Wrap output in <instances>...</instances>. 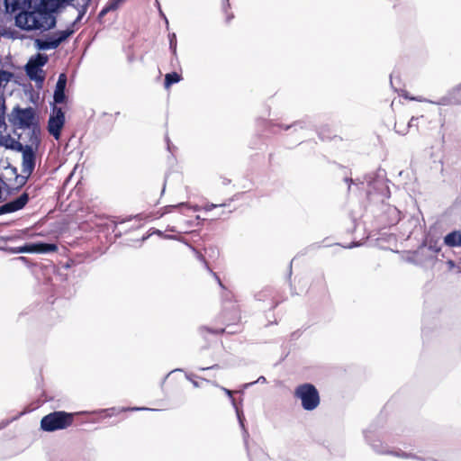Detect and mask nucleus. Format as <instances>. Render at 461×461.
<instances>
[{
  "mask_svg": "<svg viewBox=\"0 0 461 461\" xmlns=\"http://www.w3.org/2000/svg\"><path fill=\"white\" fill-rule=\"evenodd\" d=\"M32 0H5L7 8L19 13L15 24L19 29H54L57 23V6L51 2L41 0L32 8Z\"/></svg>",
  "mask_w": 461,
  "mask_h": 461,
  "instance_id": "1",
  "label": "nucleus"
},
{
  "mask_svg": "<svg viewBox=\"0 0 461 461\" xmlns=\"http://www.w3.org/2000/svg\"><path fill=\"white\" fill-rule=\"evenodd\" d=\"M8 122L14 129L28 130V141L39 148L41 141V126L33 107L22 108L16 105L8 114Z\"/></svg>",
  "mask_w": 461,
  "mask_h": 461,
  "instance_id": "2",
  "label": "nucleus"
},
{
  "mask_svg": "<svg viewBox=\"0 0 461 461\" xmlns=\"http://www.w3.org/2000/svg\"><path fill=\"white\" fill-rule=\"evenodd\" d=\"M75 415L74 412L54 411L41 418V429L45 432L66 429L73 424Z\"/></svg>",
  "mask_w": 461,
  "mask_h": 461,
  "instance_id": "3",
  "label": "nucleus"
},
{
  "mask_svg": "<svg viewBox=\"0 0 461 461\" xmlns=\"http://www.w3.org/2000/svg\"><path fill=\"white\" fill-rule=\"evenodd\" d=\"M294 396L301 401L302 408L308 411L315 410L321 402L319 391L311 383H304L296 386Z\"/></svg>",
  "mask_w": 461,
  "mask_h": 461,
  "instance_id": "4",
  "label": "nucleus"
},
{
  "mask_svg": "<svg viewBox=\"0 0 461 461\" xmlns=\"http://www.w3.org/2000/svg\"><path fill=\"white\" fill-rule=\"evenodd\" d=\"M49 57L43 53H37L32 56L26 65L24 71L30 80L34 81L38 88H41L45 80L42 68L48 63Z\"/></svg>",
  "mask_w": 461,
  "mask_h": 461,
  "instance_id": "5",
  "label": "nucleus"
},
{
  "mask_svg": "<svg viewBox=\"0 0 461 461\" xmlns=\"http://www.w3.org/2000/svg\"><path fill=\"white\" fill-rule=\"evenodd\" d=\"M386 173L383 169H378L375 173L367 174L365 176L366 182V194H373L381 195L383 198H389L391 192L388 186L389 180L385 178Z\"/></svg>",
  "mask_w": 461,
  "mask_h": 461,
  "instance_id": "6",
  "label": "nucleus"
},
{
  "mask_svg": "<svg viewBox=\"0 0 461 461\" xmlns=\"http://www.w3.org/2000/svg\"><path fill=\"white\" fill-rule=\"evenodd\" d=\"M76 31H56L54 34L43 35L33 39L34 47L38 50H50L57 49L63 41L74 34Z\"/></svg>",
  "mask_w": 461,
  "mask_h": 461,
  "instance_id": "7",
  "label": "nucleus"
},
{
  "mask_svg": "<svg viewBox=\"0 0 461 461\" xmlns=\"http://www.w3.org/2000/svg\"><path fill=\"white\" fill-rule=\"evenodd\" d=\"M375 432H376V427L372 424V425L369 426L368 429H366L364 431V437H365L366 441L371 446V447L376 453H378V454H391V455H394V456H402V457H405V458L411 457V458H416V459L421 460V461L425 460L424 458L419 457V456H417L415 455L406 454L405 452H401L400 453V452L388 451L386 449V447L383 445V443L381 442L380 439H378V438L375 439L374 438Z\"/></svg>",
  "mask_w": 461,
  "mask_h": 461,
  "instance_id": "8",
  "label": "nucleus"
},
{
  "mask_svg": "<svg viewBox=\"0 0 461 461\" xmlns=\"http://www.w3.org/2000/svg\"><path fill=\"white\" fill-rule=\"evenodd\" d=\"M66 123L65 112L61 107L51 104L50 113L48 120L47 130L53 138L59 140L61 131Z\"/></svg>",
  "mask_w": 461,
  "mask_h": 461,
  "instance_id": "9",
  "label": "nucleus"
},
{
  "mask_svg": "<svg viewBox=\"0 0 461 461\" xmlns=\"http://www.w3.org/2000/svg\"><path fill=\"white\" fill-rule=\"evenodd\" d=\"M38 148L32 143L24 144L18 152L22 153V172L23 174L32 175L36 167V151Z\"/></svg>",
  "mask_w": 461,
  "mask_h": 461,
  "instance_id": "10",
  "label": "nucleus"
},
{
  "mask_svg": "<svg viewBox=\"0 0 461 461\" xmlns=\"http://www.w3.org/2000/svg\"><path fill=\"white\" fill-rule=\"evenodd\" d=\"M379 220L384 227L394 226L401 220V212L394 205L383 203Z\"/></svg>",
  "mask_w": 461,
  "mask_h": 461,
  "instance_id": "11",
  "label": "nucleus"
},
{
  "mask_svg": "<svg viewBox=\"0 0 461 461\" xmlns=\"http://www.w3.org/2000/svg\"><path fill=\"white\" fill-rule=\"evenodd\" d=\"M29 200V194L27 192H23L18 197L0 205V215L12 213L22 210L28 203Z\"/></svg>",
  "mask_w": 461,
  "mask_h": 461,
  "instance_id": "12",
  "label": "nucleus"
},
{
  "mask_svg": "<svg viewBox=\"0 0 461 461\" xmlns=\"http://www.w3.org/2000/svg\"><path fill=\"white\" fill-rule=\"evenodd\" d=\"M68 83V77L66 73H60L56 83V86L53 94L54 103L52 104H62L68 101V95L66 94V87Z\"/></svg>",
  "mask_w": 461,
  "mask_h": 461,
  "instance_id": "13",
  "label": "nucleus"
},
{
  "mask_svg": "<svg viewBox=\"0 0 461 461\" xmlns=\"http://www.w3.org/2000/svg\"><path fill=\"white\" fill-rule=\"evenodd\" d=\"M23 145L24 144H23L18 140H15V138H13L10 134H0V146L4 147L6 149L18 152L19 149H23Z\"/></svg>",
  "mask_w": 461,
  "mask_h": 461,
  "instance_id": "14",
  "label": "nucleus"
},
{
  "mask_svg": "<svg viewBox=\"0 0 461 461\" xmlns=\"http://www.w3.org/2000/svg\"><path fill=\"white\" fill-rule=\"evenodd\" d=\"M411 100H415L419 102H429L427 99H422L421 97H408ZM431 104H436L438 105H449L456 104L454 103V99L452 98V91L445 96L440 97L438 101H429Z\"/></svg>",
  "mask_w": 461,
  "mask_h": 461,
  "instance_id": "15",
  "label": "nucleus"
},
{
  "mask_svg": "<svg viewBox=\"0 0 461 461\" xmlns=\"http://www.w3.org/2000/svg\"><path fill=\"white\" fill-rule=\"evenodd\" d=\"M294 125V131L300 130H308V129H313L314 123L312 121V119L309 116H305L304 118L295 121L293 122Z\"/></svg>",
  "mask_w": 461,
  "mask_h": 461,
  "instance_id": "16",
  "label": "nucleus"
},
{
  "mask_svg": "<svg viewBox=\"0 0 461 461\" xmlns=\"http://www.w3.org/2000/svg\"><path fill=\"white\" fill-rule=\"evenodd\" d=\"M181 79H182L181 75L176 71L167 73L165 75V78H164V87L166 89H168L174 84L180 82Z\"/></svg>",
  "mask_w": 461,
  "mask_h": 461,
  "instance_id": "17",
  "label": "nucleus"
},
{
  "mask_svg": "<svg viewBox=\"0 0 461 461\" xmlns=\"http://www.w3.org/2000/svg\"><path fill=\"white\" fill-rule=\"evenodd\" d=\"M458 238L459 230H453L444 237V243L450 248L458 247Z\"/></svg>",
  "mask_w": 461,
  "mask_h": 461,
  "instance_id": "18",
  "label": "nucleus"
},
{
  "mask_svg": "<svg viewBox=\"0 0 461 461\" xmlns=\"http://www.w3.org/2000/svg\"><path fill=\"white\" fill-rule=\"evenodd\" d=\"M36 249L38 250V253H50L55 252L58 250V246L54 243H49V242H42L39 241L36 242Z\"/></svg>",
  "mask_w": 461,
  "mask_h": 461,
  "instance_id": "19",
  "label": "nucleus"
},
{
  "mask_svg": "<svg viewBox=\"0 0 461 461\" xmlns=\"http://www.w3.org/2000/svg\"><path fill=\"white\" fill-rule=\"evenodd\" d=\"M122 2H123V0H110V1H108V3L105 5V6L101 10L99 16H104L110 11L116 10Z\"/></svg>",
  "mask_w": 461,
  "mask_h": 461,
  "instance_id": "20",
  "label": "nucleus"
},
{
  "mask_svg": "<svg viewBox=\"0 0 461 461\" xmlns=\"http://www.w3.org/2000/svg\"><path fill=\"white\" fill-rule=\"evenodd\" d=\"M22 32L23 31H0V37L13 40L27 38Z\"/></svg>",
  "mask_w": 461,
  "mask_h": 461,
  "instance_id": "21",
  "label": "nucleus"
},
{
  "mask_svg": "<svg viewBox=\"0 0 461 461\" xmlns=\"http://www.w3.org/2000/svg\"><path fill=\"white\" fill-rule=\"evenodd\" d=\"M233 408L235 409L239 424H240V428L243 430L244 438L249 437V433H248V431H247V429L245 428V424H244L245 417H244V414H243V411L238 406V404L233 406Z\"/></svg>",
  "mask_w": 461,
  "mask_h": 461,
  "instance_id": "22",
  "label": "nucleus"
},
{
  "mask_svg": "<svg viewBox=\"0 0 461 461\" xmlns=\"http://www.w3.org/2000/svg\"><path fill=\"white\" fill-rule=\"evenodd\" d=\"M36 246V242L25 243L23 246L17 247L16 251H21V253H38Z\"/></svg>",
  "mask_w": 461,
  "mask_h": 461,
  "instance_id": "23",
  "label": "nucleus"
},
{
  "mask_svg": "<svg viewBox=\"0 0 461 461\" xmlns=\"http://www.w3.org/2000/svg\"><path fill=\"white\" fill-rule=\"evenodd\" d=\"M168 41H169V49L173 55H176V35L175 32H169L168 33Z\"/></svg>",
  "mask_w": 461,
  "mask_h": 461,
  "instance_id": "24",
  "label": "nucleus"
},
{
  "mask_svg": "<svg viewBox=\"0 0 461 461\" xmlns=\"http://www.w3.org/2000/svg\"><path fill=\"white\" fill-rule=\"evenodd\" d=\"M394 131L400 135H405L409 131L407 125H404V122L400 121L395 122Z\"/></svg>",
  "mask_w": 461,
  "mask_h": 461,
  "instance_id": "25",
  "label": "nucleus"
},
{
  "mask_svg": "<svg viewBox=\"0 0 461 461\" xmlns=\"http://www.w3.org/2000/svg\"><path fill=\"white\" fill-rule=\"evenodd\" d=\"M452 98L456 104H461V84L452 90Z\"/></svg>",
  "mask_w": 461,
  "mask_h": 461,
  "instance_id": "26",
  "label": "nucleus"
},
{
  "mask_svg": "<svg viewBox=\"0 0 461 461\" xmlns=\"http://www.w3.org/2000/svg\"><path fill=\"white\" fill-rule=\"evenodd\" d=\"M31 175L25 174V176L16 175V181L19 183L18 186L15 188L16 191H19L25 184L27 183Z\"/></svg>",
  "mask_w": 461,
  "mask_h": 461,
  "instance_id": "27",
  "label": "nucleus"
},
{
  "mask_svg": "<svg viewBox=\"0 0 461 461\" xmlns=\"http://www.w3.org/2000/svg\"><path fill=\"white\" fill-rule=\"evenodd\" d=\"M184 207H187V203H179L176 205H167L165 207H163V212L161 213V215H164L166 213H168L170 212H172L173 209H176V208H184Z\"/></svg>",
  "mask_w": 461,
  "mask_h": 461,
  "instance_id": "28",
  "label": "nucleus"
},
{
  "mask_svg": "<svg viewBox=\"0 0 461 461\" xmlns=\"http://www.w3.org/2000/svg\"><path fill=\"white\" fill-rule=\"evenodd\" d=\"M199 331L202 335H203V331H206L211 334H220V333H223L225 331V329L214 330V329H212L209 327L203 326V327H200Z\"/></svg>",
  "mask_w": 461,
  "mask_h": 461,
  "instance_id": "29",
  "label": "nucleus"
},
{
  "mask_svg": "<svg viewBox=\"0 0 461 461\" xmlns=\"http://www.w3.org/2000/svg\"><path fill=\"white\" fill-rule=\"evenodd\" d=\"M258 383H260V384H265V383H267V379H266V377H265L264 375H260V376H259L256 381H254V382H250V383H247V384H243V388H244V389H248V388H249V387H251V386H253L254 384H258Z\"/></svg>",
  "mask_w": 461,
  "mask_h": 461,
  "instance_id": "30",
  "label": "nucleus"
},
{
  "mask_svg": "<svg viewBox=\"0 0 461 461\" xmlns=\"http://www.w3.org/2000/svg\"><path fill=\"white\" fill-rule=\"evenodd\" d=\"M222 391L225 393V394L230 398V402H231V404L232 406H235L237 405V402H236V400L235 398L233 397V393L231 390L230 389H227V388H224V387H221Z\"/></svg>",
  "mask_w": 461,
  "mask_h": 461,
  "instance_id": "31",
  "label": "nucleus"
},
{
  "mask_svg": "<svg viewBox=\"0 0 461 461\" xmlns=\"http://www.w3.org/2000/svg\"><path fill=\"white\" fill-rule=\"evenodd\" d=\"M429 249L431 250L434 253H438L440 250V247L438 246V242H432V240L429 241V244L428 246Z\"/></svg>",
  "mask_w": 461,
  "mask_h": 461,
  "instance_id": "32",
  "label": "nucleus"
},
{
  "mask_svg": "<svg viewBox=\"0 0 461 461\" xmlns=\"http://www.w3.org/2000/svg\"><path fill=\"white\" fill-rule=\"evenodd\" d=\"M418 120H419L418 117L412 116L407 123L408 130H410L413 127L417 128Z\"/></svg>",
  "mask_w": 461,
  "mask_h": 461,
  "instance_id": "33",
  "label": "nucleus"
},
{
  "mask_svg": "<svg viewBox=\"0 0 461 461\" xmlns=\"http://www.w3.org/2000/svg\"><path fill=\"white\" fill-rule=\"evenodd\" d=\"M226 204L225 203H221V204H215V203H206L203 207V209L206 211V212H210L212 211V209L214 208H217V207H220V206H225Z\"/></svg>",
  "mask_w": 461,
  "mask_h": 461,
  "instance_id": "34",
  "label": "nucleus"
},
{
  "mask_svg": "<svg viewBox=\"0 0 461 461\" xmlns=\"http://www.w3.org/2000/svg\"><path fill=\"white\" fill-rule=\"evenodd\" d=\"M321 247V245L319 242L312 243V244H311L310 246H308L307 248L304 249L303 254L307 253V251H309V250H313V249H320Z\"/></svg>",
  "mask_w": 461,
  "mask_h": 461,
  "instance_id": "35",
  "label": "nucleus"
},
{
  "mask_svg": "<svg viewBox=\"0 0 461 461\" xmlns=\"http://www.w3.org/2000/svg\"><path fill=\"white\" fill-rule=\"evenodd\" d=\"M3 250L6 251V252H9L11 254H21V251H16L17 250V247H4L2 248Z\"/></svg>",
  "mask_w": 461,
  "mask_h": 461,
  "instance_id": "36",
  "label": "nucleus"
},
{
  "mask_svg": "<svg viewBox=\"0 0 461 461\" xmlns=\"http://www.w3.org/2000/svg\"><path fill=\"white\" fill-rule=\"evenodd\" d=\"M2 128L4 129V131H5L7 128V125L5 122V113L0 114V129H2Z\"/></svg>",
  "mask_w": 461,
  "mask_h": 461,
  "instance_id": "37",
  "label": "nucleus"
},
{
  "mask_svg": "<svg viewBox=\"0 0 461 461\" xmlns=\"http://www.w3.org/2000/svg\"><path fill=\"white\" fill-rule=\"evenodd\" d=\"M17 419V417L12 419V420H3L0 422V430L6 428L14 420Z\"/></svg>",
  "mask_w": 461,
  "mask_h": 461,
  "instance_id": "38",
  "label": "nucleus"
},
{
  "mask_svg": "<svg viewBox=\"0 0 461 461\" xmlns=\"http://www.w3.org/2000/svg\"><path fill=\"white\" fill-rule=\"evenodd\" d=\"M278 127L282 130H285V131H288V130H291V129H294V125L293 123H290V124H278Z\"/></svg>",
  "mask_w": 461,
  "mask_h": 461,
  "instance_id": "39",
  "label": "nucleus"
},
{
  "mask_svg": "<svg viewBox=\"0 0 461 461\" xmlns=\"http://www.w3.org/2000/svg\"><path fill=\"white\" fill-rule=\"evenodd\" d=\"M131 411H158V409H149L146 407H133L130 409Z\"/></svg>",
  "mask_w": 461,
  "mask_h": 461,
  "instance_id": "40",
  "label": "nucleus"
},
{
  "mask_svg": "<svg viewBox=\"0 0 461 461\" xmlns=\"http://www.w3.org/2000/svg\"><path fill=\"white\" fill-rule=\"evenodd\" d=\"M5 113V104L3 98H0V114Z\"/></svg>",
  "mask_w": 461,
  "mask_h": 461,
  "instance_id": "41",
  "label": "nucleus"
},
{
  "mask_svg": "<svg viewBox=\"0 0 461 461\" xmlns=\"http://www.w3.org/2000/svg\"><path fill=\"white\" fill-rule=\"evenodd\" d=\"M157 234L168 240H176V236L174 235H163L161 230H157Z\"/></svg>",
  "mask_w": 461,
  "mask_h": 461,
  "instance_id": "42",
  "label": "nucleus"
},
{
  "mask_svg": "<svg viewBox=\"0 0 461 461\" xmlns=\"http://www.w3.org/2000/svg\"><path fill=\"white\" fill-rule=\"evenodd\" d=\"M185 377H186V379H187V380H189V381L193 384V385H194V387H199V386H200V385H199V384H198V382H197V381H195V380H194V379L191 377V375H187V374H186V375H185Z\"/></svg>",
  "mask_w": 461,
  "mask_h": 461,
  "instance_id": "43",
  "label": "nucleus"
},
{
  "mask_svg": "<svg viewBox=\"0 0 461 461\" xmlns=\"http://www.w3.org/2000/svg\"><path fill=\"white\" fill-rule=\"evenodd\" d=\"M219 368H220V366L218 364H215L211 366L201 367L200 369L201 370H213V369H219Z\"/></svg>",
  "mask_w": 461,
  "mask_h": 461,
  "instance_id": "44",
  "label": "nucleus"
},
{
  "mask_svg": "<svg viewBox=\"0 0 461 461\" xmlns=\"http://www.w3.org/2000/svg\"><path fill=\"white\" fill-rule=\"evenodd\" d=\"M196 254H197V258L199 260L203 261L204 263V265L206 266V267L209 268L208 264H207L204 257L201 253H199L198 251H196Z\"/></svg>",
  "mask_w": 461,
  "mask_h": 461,
  "instance_id": "45",
  "label": "nucleus"
},
{
  "mask_svg": "<svg viewBox=\"0 0 461 461\" xmlns=\"http://www.w3.org/2000/svg\"><path fill=\"white\" fill-rule=\"evenodd\" d=\"M82 16H83V14L78 13L77 19H76L74 22H72V23H71V24H70V26L67 27V29H71L70 27H73V26L75 25V23H76L78 20H80V19H81V17H82Z\"/></svg>",
  "mask_w": 461,
  "mask_h": 461,
  "instance_id": "46",
  "label": "nucleus"
},
{
  "mask_svg": "<svg viewBox=\"0 0 461 461\" xmlns=\"http://www.w3.org/2000/svg\"><path fill=\"white\" fill-rule=\"evenodd\" d=\"M17 130L18 129L14 128L13 133L16 136L15 140H18L20 141V140L22 139V133L18 132Z\"/></svg>",
  "mask_w": 461,
  "mask_h": 461,
  "instance_id": "47",
  "label": "nucleus"
},
{
  "mask_svg": "<svg viewBox=\"0 0 461 461\" xmlns=\"http://www.w3.org/2000/svg\"><path fill=\"white\" fill-rule=\"evenodd\" d=\"M394 75H395V72L393 71L391 74H390V85L393 88H394V86H393V78H394Z\"/></svg>",
  "mask_w": 461,
  "mask_h": 461,
  "instance_id": "48",
  "label": "nucleus"
},
{
  "mask_svg": "<svg viewBox=\"0 0 461 461\" xmlns=\"http://www.w3.org/2000/svg\"><path fill=\"white\" fill-rule=\"evenodd\" d=\"M101 411L102 412H107V415L111 416L113 413V411H114V408L104 409V410H102Z\"/></svg>",
  "mask_w": 461,
  "mask_h": 461,
  "instance_id": "49",
  "label": "nucleus"
},
{
  "mask_svg": "<svg viewBox=\"0 0 461 461\" xmlns=\"http://www.w3.org/2000/svg\"><path fill=\"white\" fill-rule=\"evenodd\" d=\"M117 229H118V223L115 224L114 226V229L113 230V231L115 233V236H122V231L121 230H118L117 231Z\"/></svg>",
  "mask_w": 461,
  "mask_h": 461,
  "instance_id": "50",
  "label": "nucleus"
},
{
  "mask_svg": "<svg viewBox=\"0 0 461 461\" xmlns=\"http://www.w3.org/2000/svg\"><path fill=\"white\" fill-rule=\"evenodd\" d=\"M344 181L348 185V190L350 189V185L354 183L352 178L345 177Z\"/></svg>",
  "mask_w": 461,
  "mask_h": 461,
  "instance_id": "51",
  "label": "nucleus"
},
{
  "mask_svg": "<svg viewBox=\"0 0 461 461\" xmlns=\"http://www.w3.org/2000/svg\"><path fill=\"white\" fill-rule=\"evenodd\" d=\"M360 244L358 242H351L350 244H348V246H346L345 248L347 249H352V248H355V247H358Z\"/></svg>",
  "mask_w": 461,
  "mask_h": 461,
  "instance_id": "52",
  "label": "nucleus"
},
{
  "mask_svg": "<svg viewBox=\"0 0 461 461\" xmlns=\"http://www.w3.org/2000/svg\"><path fill=\"white\" fill-rule=\"evenodd\" d=\"M167 150L169 152H172V147L170 145V140H169V139L167 137Z\"/></svg>",
  "mask_w": 461,
  "mask_h": 461,
  "instance_id": "53",
  "label": "nucleus"
},
{
  "mask_svg": "<svg viewBox=\"0 0 461 461\" xmlns=\"http://www.w3.org/2000/svg\"><path fill=\"white\" fill-rule=\"evenodd\" d=\"M167 178V176H165V180H164V184H163V187H162V191H161L162 194H164V192L166 190Z\"/></svg>",
  "mask_w": 461,
  "mask_h": 461,
  "instance_id": "54",
  "label": "nucleus"
},
{
  "mask_svg": "<svg viewBox=\"0 0 461 461\" xmlns=\"http://www.w3.org/2000/svg\"><path fill=\"white\" fill-rule=\"evenodd\" d=\"M230 183V179H228V178H223V180H222V184H223L224 185H229Z\"/></svg>",
  "mask_w": 461,
  "mask_h": 461,
  "instance_id": "55",
  "label": "nucleus"
},
{
  "mask_svg": "<svg viewBox=\"0 0 461 461\" xmlns=\"http://www.w3.org/2000/svg\"><path fill=\"white\" fill-rule=\"evenodd\" d=\"M292 265H293V261H291L289 264V278L291 277V275H292Z\"/></svg>",
  "mask_w": 461,
  "mask_h": 461,
  "instance_id": "56",
  "label": "nucleus"
},
{
  "mask_svg": "<svg viewBox=\"0 0 461 461\" xmlns=\"http://www.w3.org/2000/svg\"><path fill=\"white\" fill-rule=\"evenodd\" d=\"M182 371H183V369H181V368H176V369H174V370H173V372H182ZM171 373H172V371H171L169 374H167V377Z\"/></svg>",
  "mask_w": 461,
  "mask_h": 461,
  "instance_id": "57",
  "label": "nucleus"
},
{
  "mask_svg": "<svg viewBox=\"0 0 461 461\" xmlns=\"http://www.w3.org/2000/svg\"><path fill=\"white\" fill-rule=\"evenodd\" d=\"M213 276H215V278L218 280V283L220 284L221 286H222V284L220 280V278L217 276V275L215 273H213Z\"/></svg>",
  "mask_w": 461,
  "mask_h": 461,
  "instance_id": "58",
  "label": "nucleus"
},
{
  "mask_svg": "<svg viewBox=\"0 0 461 461\" xmlns=\"http://www.w3.org/2000/svg\"><path fill=\"white\" fill-rule=\"evenodd\" d=\"M167 230L172 231V232H176V230L175 227H170L167 229Z\"/></svg>",
  "mask_w": 461,
  "mask_h": 461,
  "instance_id": "59",
  "label": "nucleus"
},
{
  "mask_svg": "<svg viewBox=\"0 0 461 461\" xmlns=\"http://www.w3.org/2000/svg\"><path fill=\"white\" fill-rule=\"evenodd\" d=\"M257 300H262V293L256 295Z\"/></svg>",
  "mask_w": 461,
  "mask_h": 461,
  "instance_id": "60",
  "label": "nucleus"
},
{
  "mask_svg": "<svg viewBox=\"0 0 461 461\" xmlns=\"http://www.w3.org/2000/svg\"><path fill=\"white\" fill-rule=\"evenodd\" d=\"M458 247H461V231L459 230Z\"/></svg>",
  "mask_w": 461,
  "mask_h": 461,
  "instance_id": "61",
  "label": "nucleus"
},
{
  "mask_svg": "<svg viewBox=\"0 0 461 461\" xmlns=\"http://www.w3.org/2000/svg\"><path fill=\"white\" fill-rule=\"evenodd\" d=\"M12 172L17 175V168L15 167H13Z\"/></svg>",
  "mask_w": 461,
  "mask_h": 461,
  "instance_id": "62",
  "label": "nucleus"
},
{
  "mask_svg": "<svg viewBox=\"0 0 461 461\" xmlns=\"http://www.w3.org/2000/svg\"><path fill=\"white\" fill-rule=\"evenodd\" d=\"M125 222V221H122L119 222V224H123Z\"/></svg>",
  "mask_w": 461,
  "mask_h": 461,
  "instance_id": "63",
  "label": "nucleus"
},
{
  "mask_svg": "<svg viewBox=\"0 0 461 461\" xmlns=\"http://www.w3.org/2000/svg\"><path fill=\"white\" fill-rule=\"evenodd\" d=\"M234 330H229L228 333H234Z\"/></svg>",
  "mask_w": 461,
  "mask_h": 461,
  "instance_id": "64",
  "label": "nucleus"
}]
</instances>
